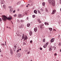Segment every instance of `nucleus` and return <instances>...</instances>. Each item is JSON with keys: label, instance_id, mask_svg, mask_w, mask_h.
Here are the masks:
<instances>
[{"label": "nucleus", "instance_id": "f257e3e1", "mask_svg": "<svg viewBox=\"0 0 61 61\" xmlns=\"http://www.w3.org/2000/svg\"><path fill=\"white\" fill-rule=\"evenodd\" d=\"M2 19L4 21H5L6 19H8V20H11V19H12L11 17H9L8 18L6 16L4 15H2Z\"/></svg>", "mask_w": 61, "mask_h": 61}, {"label": "nucleus", "instance_id": "f03ea898", "mask_svg": "<svg viewBox=\"0 0 61 61\" xmlns=\"http://www.w3.org/2000/svg\"><path fill=\"white\" fill-rule=\"evenodd\" d=\"M49 3L50 5L51 4L53 6H54L55 4V2L53 0H48Z\"/></svg>", "mask_w": 61, "mask_h": 61}, {"label": "nucleus", "instance_id": "7ed1b4c3", "mask_svg": "<svg viewBox=\"0 0 61 61\" xmlns=\"http://www.w3.org/2000/svg\"><path fill=\"white\" fill-rule=\"evenodd\" d=\"M49 44V42H47L43 46V47L45 48H46V47H47V45Z\"/></svg>", "mask_w": 61, "mask_h": 61}, {"label": "nucleus", "instance_id": "20e7f679", "mask_svg": "<svg viewBox=\"0 0 61 61\" xmlns=\"http://www.w3.org/2000/svg\"><path fill=\"white\" fill-rule=\"evenodd\" d=\"M56 10H53L52 12L51 13V14H52V15L55 14L56 13Z\"/></svg>", "mask_w": 61, "mask_h": 61}, {"label": "nucleus", "instance_id": "39448f33", "mask_svg": "<svg viewBox=\"0 0 61 61\" xmlns=\"http://www.w3.org/2000/svg\"><path fill=\"white\" fill-rule=\"evenodd\" d=\"M55 38H52L51 40V43L54 42V41H55Z\"/></svg>", "mask_w": 61, "mask_h": 61}, {"label": "nucleus", "instance_id": "423d86ee", "mask_svg": "<svg viewBox=\"0 0 61 61\" xmlns=\"http://www.w3.org/2000/svg\"><path fill=\"white\" fill-rule=\"evenodd\" d=\"M34 30L35 32H36L37 31V28L35 27L34 29Z\"/></svg>", "mask_w": 61, "mask_h": 61}, {"label": "nucleus", "instance_id": "0eeeda50", "mask_svg": "<svg viewBox=\"0 0 61 61\" xmlns=\"http://www.w3.org/2000/svg\"><path fill=\"white\" fill-rule=\"evenodd\" d=\"M21 54L20 53H18L17 54V56L18 57H20L21 56Z\"/></svg>", "mask_w": 61, "mask_h": 61}, {"label": "nucleus", "instance_id": "6e6552de", "mask_svg": "<svg viewBox=\"0 0 61 61\" xmlns=\"http://www.w3.org/2000/svg\"><path fill=\"white\" fill-rule=\"evenodd\" d=\"M3 7L4 9H5L6 8V5H5L4 4L3 5Z\"/></svg>", "mask_w": 61, "mask_h": 61}, {"label": "nucleus", "instance_id": "1a4fd4ad", "mask_svg": "<svg viewBox=\"0 0 61 61\" xmlns=\"http://www.w3.org/2000/svg\"><path fill=\"white\" fill-rule=\"evenodd\" d=\"M40 10L41 13H42V12H43V11H44V10L43 9V8H41L40 9Z\"/></svg>", "mask_w": 61, "mask_h": 61}, {"label": "nucleus", "instance_id": "9d476101", "mask_svg": "<svg viewBox=\"0 0 61 61\" xmlns=\"http://www.w3.org/2000/svg\"><path fill=\"white\" fill-rule=\"evenodd\" d=\"M52 47L51 46L50 47V48L49 49V50L50 51H51L52 50Z\"/></svg>", "mask_w": 61, "mask_h": 61}, {"label": "nucleus", "instance_id": "9b49d317", "mask_svg": "<svg viewBox=\"0 0 61 61\" xmlns=\"http://www.w3.org/2000/svg\"><path fill=\"white\" fill-rule=\"evenodd\" d=\"M22 16L21 14H19L18 15V17H22Z\"/></svg>", "mask_w": 61, "mask_h": 61}, {"label": "nucleus", "instance_id": "f8f14e48", "mask_svg": "<svg viewBox=\"0 0 61 61\" xmlns=\"http://www.w3.org/2000/svg\"><path fill=\"white\" fill-rule=\"evenodd\" d=\"M44 28V25L42 24L40 26V28L41 29Z\"/></svg>", "mask_w": 61, "mask_h": 61}, {"label": "nucleus", "instance_id": "ddd939ff", "mask_svg": "<svg viewBox=\"0 0 61 61\" xmlns=\"http://www.w3.org/2000/svg\"><path fill=\"white\" fill-rule=\"evenodd\" d=\"M30 35V36H32V34H33V32L32 31H30L29 33Z\"/></svg>", "mask_w": 61, "mask_h": 61}, {"label": "nucleus", "instance_id": "4468645a", "mask_svg": "<svg viewBox=\"0 0 61 61\" xmlns=\"http://www.w3.org/2000/svg\"><path fill=\"white\" fill-rule=\"evenodd\" d=\"M45 25H49V24H48V22H45Z\"/></svg>", "mask_w": 61, "mask_h": 61}, {"label": "nucleus", "instance_id": "2eb2a0df", "mask_svg": "<svg viewBox=\"0 0 61 61\" xmlns=\"http://www.w3.org/2000/svg\"><path fill=\"white\" fill-rule=\"evenodd\" d=\"M27 38H28V37L26 36H26H25V38H24L25 40H26Z\"/></svg>", "mask_w": 61, "mask_h": 61}, {"label": "nucleus", "instance_id": "dca6fc26", "mask_svg": "<svg viewBox=\"0 0 61 61\" xmlns=\"http://www.w3.org/2000/svg\"><path fill=\"white\" fill-rule=\"evenodd\" d=\"M30 25V23H28L27 24V27H29Z\"/></svg>", "mask_w": 61, "mask_h": 61}, {"label": "nucleus", "instance_id": "f3484780", "mask_svg": "<svg viewBox=\"0 0 61 61\" xmlns=\"http://www.w3.org/2000/svg\"><path fill=\"white\" fill-rule=\"evenodd\" d=\"M21 4V2L20 1H19L17 3V5H20Z\"/></svg>", "mask_w": 61, "mask_h": 61}, {"label": "nucleus", "instance_id": "a211bd4d", "mask_svg": "<svg viewBox=\"0 0 61 61\" xmlns=\"http://www.w3.org/2000/svg\"><path fill=\"white\" fill-rule=\"evenodd\" d=\"M13 8H11L10 10V12L11 13L13 11Z\"/></svg>", "mask_w": 61, "mask_h": 61}, {"label": "nucleus", "instance_id": "6ab92c4d", "mask_svg": "<svg viewBox=\"0 0 61 61\" xmlns=\"http://www.w3.org/2000/svg\"><path fill=\"white\" fill-rule=\"evenodd\" d=\"M25 35H23L22 36V39H25Z\"/></svg>", "mask_w": 61, "mask_h": 61}, {"label": "nucleus", "instance_id": "aec40b11", "mask_svg": "<svg viewBox=\"0 0 61 61\" xmlns=\"http://www.w3.org/2000/svg\"><path fill=\"white\" fill-rule=\"evenodd\" d=\"M34 13L35 14H37V10H35L34 11Z\"/></svg>", "mask_w": 61, "mask_h": 61}, {"label": "nucleus", "instance_id": "412c9836", "mask_svg": "<svg viewBox=\"0 0 61 61\" xmlns=\"http://www.w3.org/2000/svg\"><path fill=\"white\" fill-rule=\"evenodd\" d=\"M49 29L50 30V31H51L52 30V28H49Z\"/></svg>", "mask_w": 61, "mask_h": 61}, {"label": "nucleus", "instance_id": "4be33fe9", "mask_svg": "<svg viewBox=\"0 0 61 61\" xmlns=\"http://www.w3.org/2000/svg\"><path fill=\"white\" fill-rule=\"evenodd\" d=\"M42 5H43V6H45V3L43 2L42 3Z\"/></svg>", "mask_w": 61, "mask_h": 61}, {"label": "nucleus", "instance_id": "5701e85b", "mask_svg": "<svg viewBox=\"0 0 61 61\" xmlns=\"http://www.w3.org/2000/svg\"><path fill=\"white\" fill-rule=\"evenodd\" d=\"M19 28H22V25H20L19 26Z\"/></svg>", "mask_w": 61, "mask_h": 61}, {"label": "nucleus", "instance_id": "b1692460", "mask_svg": "<svg viewBox=\"0 0 61 61\" xmlns=\"http://www.w3.org/2000/svg\"><path fill=\"white\" fill-rule=\"evenodd\" d=\"M13 50L14 51H15L16 50V48H13Z\"/></svg>", "mask_w": 61, "mask_h": 61}, {"label": "nucleus", "instance_id": "393cba45", "mask_svg": "<svg viewBox=\"0 0 61 61\" xmlns=\"http://www.w3.org/2000/svg\"><path fill=\"white\" fill-rule=\"evenodd\" d=\"M33 5V2H31V4L30 5V6H32Z\"/></svg>", "mask_w": 61, "mask_h": 61}, {"label": "nucleus", "instance_id": "a878e982", "mask_svg": "<svg viewBox=\"0 0 61 61\" xmlns=\"http://www.w3.org/2000/svg\"><path fill=\"white\" fill-rule=\"evenodd\" d=\"M38 12L39 14H41V12H40V10H38Z\"/></svg>", "mask_w": 61, "mask_h": 61}, {"label": "nucleus", "instance_id": "bb28decb", "mask_svg": "<svg viewBox=\"0 0 61 61\" xmlns=\"http://www.w3.org/2000/svg\"><path fill=\"white\" fill-rule=\"evenodd\" d=\"M32 17L33 18H35V17H36V16L35 15H32Z\"/></svg>", "mask_w": 61, "mask_h": 61}, {"label": "nucleus", "instance_id": "cd10ccee", "mask_svg": "<svg viewBox=\"0 0 61 61\" xmlns=\"http://www.w3.org/2000/svg\"><path fill=\"white\" fill-rule=\"evenodd\" d=\"M46 12L47 13H48V10H47V9H46Z\"/></svg>", "mask_w": 61, "mask_h": 61}, {"label": "nucleus", "instance_id": "c85d7f7f", "mask_svg": "<svg viewBox=\"0 0 61 61\" xmlns=\"http://www.w3.org/2000/svg\"><path fill=\"white\" fill-rule=\"evenodd\" d=\"M1 45L2 46H5V44H4V43H2L1 44Z\"/></svg>", "mask_w": 61, "mask_h": 61}, {"label": "nucleus", "instance_id": "c756f323", "mask_svg": "<svg viewBox=\"0 0 61 61\" xmlns=\"http://www.w3.org/2000/svg\"><path fill=\"white\" fill-rule=\"evenodd\" d=\"M37 21L38 22H39V21H40V19H38Z\"/></svg>", "mask_w": 61, "mask_h": 61}, {"label": "nucleus", "instance_id": "7c9ffc66", "mask_svg": "<svg viewBox=\"0 0 61 61\" xmlns=\"http://www.w3.org/2000/svg\"><path fill=\"white\" fill-rule=\"evenodd\" d=\"M43 42H45V39H44L43 41Z\"/></svg>", "mask_w": 61, "mask_h": 61}, {"label": "nucleus", "instance_id": "2f4dec72", "mask_svg": "<svg viewBox=\"0 0 61 61\" xmlns=\"http://www.w3.org/2000/svg\"><path fill=\"white\" fill-rule=\"evenodd\" d=\"M38 22L39 23H42V21H41L40 20Z\"/></svg>", "mask_w": 61, "mask_h": 61}, {"label": "nucleus", "instance_id": "473e14b6", "mask_svg": "<svg viewBox=\"0 0 61 61\" xmlns=\"http://www.w3.org/2000/svg\"><path fill=\"white\" fill-rule=\"evenodd\" d=\"M56 50V47H54V50Z\"/></svg>", "mask_w": 61, "mask_h": 61}, {"label": "nucleus", "instance_id": "72a5a7b5", "mask_svg": "<svg viewBox=\"0 0 61 61\" xmlns=\"http://www.w3.org/2000/svg\"><path fill=\"white\" fill-rule=\"evenodd\" d=\"M10 52H13V51L12 50V49H10Z\"/></svg>", "mask_w": 61, "mask_h": 61}, {"label": "nucleus", "instance_id": "f704fd0d", "mask_svg": "<svg viewBox=\"0 0 61 61\" xmlns=\"http://www.w3.org/2000/svg\"><path fill=\"white\" fill-rule=\"evenodd\" d=\"M10 53L11 54V55H12L13 54V51H10Z\"/></svg>", "mask_w": 61, "mask_h": 61}, {"label": "nucleus", "instance_id": "c9c22d12", "mask_svg": "<svg viewBox=\"0 0 61 61\" xmlns=\"http://www.w3.org/2000/svg\"><path fill=\"white\" fill-rule=\"evenodd\" d=\"M42 48L41 47H40V50H42Z\"/></svg>", "mask_w": 61, "mask_h": 61}, {"label": "nucleus", "instance_id": "e433bc0d", "mask_svg": "<svg viewBox=\"0 0 61 61\" xmlns=\"http://www.w3.org/2000/svg\"><path fill=\"white\" fill-rule=\"evenodd\" d=\"M14 46V48H16V46L15 45Z\"/></svg>", "mask_w": 61, "mask_h": 61}, {"label": "nucleus", "instance_id": "4c0bfd02", "mask_svg": "<svg viewBox=\"0 0 61 61\" xmlns=\"http://www.w3.org/2000/svg\"><path fill=\"white\" fill-rule=\"evenodd\" d=\"M16 16V14H15L14 15V17H15Z\"/></svg>", "mask_w": 61, "mask_h": 61}, {"label": "nucleus", "instance_id": "58836bf2", "mask_svg": "<svg viewBox=\"0 0 61 61\" xmlns=\"http://www.w3.org/2000/svg\"><path fill=\"white\" fill-rule=\"evenodd\" d=\"M32 42H33V41H30V43H32Z\"/></svg>", "mask_w": 61, "mask_h": 61}, {"label": "nucleus", "instance_id": "ea45409f", "mask_svg": "<svg viewBox=\"0 0 61 61\" xmlns=\"http://www.w3.org/2000/svg\"><path fill=\"white\" fill-rule=\"evenodd\" d=\"M17 36H20V34H17Z\"/></svg>", "mask_w": 61, "mask_h": 61}, {"label": "nucleus", "instance_id": "a19ab883", "mask_svg": "<svg viewBox=\"0 0 61 61\" xmlns=\"http://www.w3.org/2000/svg\"><path fill=\"white\" fill-rule=\"evenodd\" d=\"M23 45H26V44L25 43V42H23Z\"/></svg>", "mask_w": 61, "mask_h": 61}, {"label": "nucleus", "instance_id": "79ce46f5", "mask_svg": "<svg viewBox=\"0 0 61 61\" xmlns=\"http://www.w3.org/2000/svg\"><path fill=\"white\" fill-rule=\"evenodd\" d=\"M19 50H17V52L18 53V52H19Z\"/></svg>", "mask_w": 61, "mask_h": 61}, {"label": "nucleus", "instance_id": "37998d69", "mask_svg": "<svg viewBox=\"0 0 61 61\" xmlns=\"http://www.w3.org/2000/svg\"><path fill=\"white\" fill-rule=\"evenodd\" d=\"M61 44H60V43H59V46H61Z\"/></svg>", "mask_w": 61, "mask_h": 61}, {"label": "nucleus", "instance_id": "c03bdc74", "mask_svg": "<svg viewBox=\"0 0 61 61\" xmlns=\"http://www.w3.org/2000/svg\"><path fill=\"white\" fill-rule=\"evenodd\" d=\"M20 22H21L22 23V22H23V20H20Z\"/></svg>", "mask_w": 61, "mask_h": 61}, {"label": "nucleus", "instance_id": "a18cd8bd", "mask_svg": "<svg viewBox=\"0 0 61 61\" xmlns=\"http://www.w3.org/2000/svg\"><path fill=\"white\" fill-rule=\"evenodd\" d=\"M54 55H55V56H56V55H57V54H56V53H55L54 54Z\"/></svg>", "mask_w": 61, "mask_h": 61}, {"label": "nucleus", "instance_id": "49530a36", "mask_svg": "<svg viewBox=\"0 0 61 61\" xmlns=\"http://www.w3.org/2000/svg\"><path fill=\"white\" fill-rule=\"evenodd\" d=\"M30 53V52H27V54H29Z\"/></svg>", "mask_w": 61, "mask_h": 61}, {"label": "nucleus", "instance_id": "de8ad7c7", "mask_svg": "<svg viewBox=\"0 0 61 61\" xmlns=\"http://www.w3.org/2000/svg\"><path fill=\"white\" fill-rule=\"evenodd\" d=\"M53 31H56V30L55 29H53Z\"/></svg>", "mask_w": 61, "mask_h": 61}, {"label": "nucleus", "instance_id": "09e8293b", "mask_svg": "<svg viewBox=\"0 0 61 61\" xmlns=\"http://www.w3.org/2000/svg\"><path fill=\"white\" fill-rule=\"evenodd\" d=\"M13 12L14 13H15V10H14L13 11Z\"/></svg>", "mask_w": 61, "mask_h": 61}, {"label": "nucleus", "instance_id": "8fccbe9b", "mask_svg": "<svg viewBox=\"0 0 61 61\" xmlns=\"http://www.w3.org/2000/svg\"><path fill=\"white\" fill-rule=\"evenodd\" d=\"M9 8H12V7H11V6H10L9 7Z\"/></svg>", "mask_w": 61, "mask_h": 61}, {"label": "nucleus", "instance_id": "3c124183", "mask_svg": "<svg viewBox=\"0 0 61 61\" xmlns=\"http://www.w3.org/2000/svg\"><path fill=\"white\" fill-rule=\"evenodd\" d=\"M2 20H1V18H0V22H1L2 21Z\"/></svg>", "mask_w": 61, "mask_h": 61}, {"label": "nucleus", "instance_id": "603ef678", "mask_svg": "<svg viewBox=\"0 0 61 61\" xmlns=\"http://www.w3.org/2000/svg\"><path fill=\"white\" fill-rule=\"evenodd\" d=\"M26 19L27 20H28V17H27L26 18Z\"/></svg>", "mask_w": 61, "mask_h": 61}, {"label": "nucleus", "instance_id": "864d4df0", "mask_svg": "<svg viewBox=\"0 0 61 61\" xmlns=\"http://www.w3.org/2000/svg\"><path fill=\"white\" fill-rule=\"evenodd\" d=\"M19 20H18V23H19Z\"/></svg>", "mask_w": 61, "mask_h": 61}, {"label": "nucleus", "instance_id": "5fc2aeb1", "mask_svg": "<svg viewBox=\"0 0 61 61\" xmlns=\"http://www.w3.org/2000/svg\"><path fill=\"white\" fill-rule=\"evenodd\" d=\"M2 51H1V49H0V52H1Z\"/></svg>", "mask_w": 61, "mask_h": 61}, {"label": "nucleus", "instance_id": "6e6d98bb", "mask_svg": "<svg viewBox=\"0 0 61 61\" xmlns=\"http://www.w3.org/2000/svg\"><path fill=\"white\" fill-rule=\"evenodd\" d=\"M1 2H4V0H1Z\"/></svg>", "mask_w": 61, "mask_h": 61}, {"label": "nucleus", "instance_id": "4d7b16f0", "mask_svg": "<svg viewBox=\"0 0 61 61\" xmlns=\"http://www.w3.org/2000/svg\"><path fill=\"white\" fill-rule=\"evenodd\" d=\"M9 29H11V27H9Z\"/></svg>", "mask_w": 61, "mask_h": 61}, {"label": "nucleus", "instance_id": "13d9d810", "mask_svg": "<svg viewBox=\"0 0 61 61\" xmlns=\"http://www.w3.org/2000/svg\"><path fill=\"white\" fill-rule=\"evenodd\" d=\"M29 3H31V1L30 0L29 1Z\"/></svg>", "mask_w": 61, "mask_h": 61}, {"label": "nucleus", "instance_id": "bf43d9fd", "mask_svg": "<svg viewBox=\"0 0 61 61\" xmlns=\"http://www.w3.org/2000/svg\"><path fill=\"white\" fill-rule=\"evenodd\" d=\"M3 56V54H1V56Z\"/></svg>", "mask_w": 61, "mask_h": 61}, {"label": "nucleus", "instance_id": "052dcab7", "mask_svg": "<svg viewBox=\"0 0 61 61\" xmlns=\"http://www.w3.org/2000/svg\"><path fill=\"white\" fill-rule=\"evenodd\" d=\"M25 15H27V13H25Z\"/></svg>", "mask_w": 61, "mask_h": 61}, {"label": "nucleus", "instance_id": "680f3d73", "mask_svg": "<svg viewBox=\"0 0 61 61\" xmlns=\"http://www.w3.org/2000/svg\"><path fill=\"white\" fill-rule=\"evenodd\" d=\"M17 11H19V9H18Z\"/></svg>", "mask_w": 61, "mask_h": 61}, {"label": "nucleus", "instance_id": "e2e57ef3", "mask_svg": "<svg viewBox=\"0 0 61 61\" xmlns=\"http://www.w3.org/2000/svg\"><path fill=\"white\" fill-rule=\"evenodd\" d=\"M59 37H60V35H59V36H58V37L59 38Z\"/></svg>", "mask_w": 61, "mask_h": 61}, {"label": "nucleus", "instance_id": "0e129e2a", "mask_svg": "<svg viewBox=\"0 0 61 61\" xmlns=\"http://www.w3.org/2000/svg\"><path fill=\"white\" fill-rule=\"evenodd\" d=\"M26 7H28V5H27L26 6Z\"/></svg>", "mask_w": 61, "mask_h": 61}, {"label": "nucleus", "instance_id": "69168bd1", "mask_svg": "<svg viewBox=\"0 0 61 61\" xmlns=\"http://www.w3.org/2000/svg\"><path fill=\"white\" fill-rule=\"evenodd\" d=\"M30 5L29 4H28L27 5Z\"/></svg>", "mask_w": 61, "mask_h": 61}, {"label": "nucleus", "instance_id": "338daca9", "mask_svg": "<svg viewBox=\"0 0 61 61\" xmlns=\"http://www.w3.org/2000/svg\"><path fill=\"white\" fill-rule=\"evenodd\" d=\"M11 22H12V24H13V22H12V21H11Z\"/></svg>", "mask_w": 61, "mask_h": 61}, {"label": "nucleus", "instance_id": "774afa93", "mask_svg": "<svg viewBox=\"0 0 61 61\" xmlns=\"http://www.w3.org/2000/svg\"><path fill=\"white\" fill-rule=\"evenodd\" d=\"M60 52H61V49L60 50Z\"/></svg>", "mask_w": 61, "mask_h": 61}]
</instances>
